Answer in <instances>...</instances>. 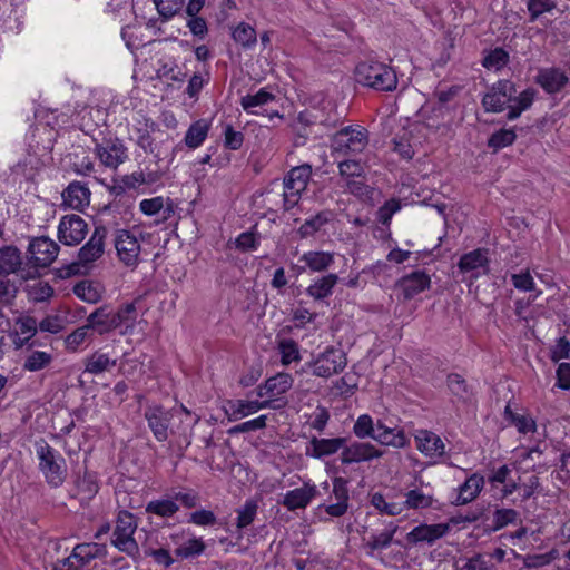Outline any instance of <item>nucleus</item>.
<instances>
[{
	"label": "nucleus",
	"mask_w": 570,
	"mask_h": 570,
	"mask_svg": "<svg viewBox=\"0 0 570 570\" xmlns=\"http://www.w3.org/2000/svg\"><path fill=\"white\" fill-rule=\"evenodd\" d=\"M95 155L102 166L110 169H117L128 157L127 148L119 139L97 144Z\"/></svg>",
	"instance_id": "nucleus-16"
},
{
	"label": "nucleus",
	"mask_w": 570,
	"mask_h": 570,
	"mask_svg": "<svg viewBox=\"0 0 570 570\" xmlns=\"http://www.w3.org/2000/svg\"><path fill=\"white\" fill-rule=\"evenodd\" d=\"M184 2L185 0H154L158 13L164 19H170L177 14L181 10Z\"/></svg>",
	"instance_id": "nucleus-56"
},
{
	"label": "nucleus",
	"mask_w": 570,
	"mask_h": 570,
	"mask_svg": "<svg viewBox=\"0 0 570 570\" xmlns=\"http://www.w3.org/2000/svg\"><path fill=\"white\" fill-rule=\"evenodd\" d=\"M157 125L141 116L139 119L136 120V124L134 125V132L136 135V142L137 145L142 148L146 153H153L154 148V139L151 135L156 131Z\"/></svg>",
	"instance_id": "nucleus-32"
},
{
	"label": "nucleus",
	"mask_w": 570,
	"mask_h": 570,
	"mask_svg": "<svg viewBox=\"0 0 570 570\" xmlns=\"http://www.w3.org/2000/svg\"><path fill=\"white\" fill-rule=\"evenodd\" d=\"M208 125L204 120L194 122L185 135V142L190 148L199 147L206 139Z\"/></svg>",
	"instance_id": "nucleus-49"
},
{
	"label": "nucleus",
	"mask_w": 570,
	"mask_h": 570,
	"mask_svg": "<svg viewBox=\"0 0 570 570\" xmlns=\"http://www.w3.org/2000/svg\"><path fill=\"white\" fill-rule=\"evenodd\" d=\"M90 190L79 181H72L62 191L63 205L76 210H82L90 203Z\"/></svg>",
	"instance_id": "nucleus-30"
},
{
	"label": "nucleus",
	"mask_w": 570,
	"mask_h": 570,
	"mask_svg": "<svg viewBox=\"0 0 570 570\" xmlns=\"http://www.w3.org/2000/svg\"><path fill=\"white\" fill-rule=\"evenodd\" d=\"M273 100H275V96L266 88H262L254 95L244 96L240 100V105L245 111L257 114L255 110L256 107L264 106Z\"/></svg>",
	"instance_id": "nucleus-43"
},
{
	"label": "nucleus",
	"mask_w": 570,
	"mask_h": 570,
	"mask_svg": "<svg viewBox=\"0 0 570 570\" xmlns=\"http://www.w3.org/2000/svg\"><path fill=\"white\" fill-rule=\"evenodd\" d=\"M511 283L520 292H535L534 295L531 296L532 302L535 301L542 292L537 291L534 279L530 274L529 269L521 271L520 273H513L510 276Z\"/></svg>",
	"instance_id": "nucleus-44"
},
{
	"label": "nucleus",
	"mask_w": 570,
	"mask_h": 570,
	"mask_svg": "<svg viewBox=\"0 0 570 570\" xmlns=\"http://www.w3.org/2000/svg\"><path fill=\"white\" fill-rule=\"evenodd\" d=\"M354 77L357 83L380 91H393L397 87L395 71L380 61L360 62L355 67Z\"/></svg>",
	"instance_id": "nucleus-1"
},
{
	"label": "nucleus",
	"mask_w": 570,
	"mask_h": 570,
	"mask_svg": "<svg viewBox=\"0 0 570 570\" xmlns=\"http://www.w3.org/2000/svg\"><path fill=\"white\" fill-rule=\"evenodd\" d=\"M21 252L16 246H3L0 248V276L7 277L10 274H18L22 279L36 277V272L21 269Z\"/></svg>",
	"instance_id": "nucleus-20"
},
{
	"label": "nucleus",
	"mask_w": 570,
	"mask_h": 570,
	"mask_svg": "<svg viewBox=\"0 0 570 570\" xmlns=\"http://www.w3.org/2000/svg\"><path fill=\"white\" fill-rule=\"evenodd\" d=\"M18 294V287L11 279L0 276V327L4 323L3 306L11 305Z\"/></svg>",
	"instance_id": "nucleus-45"
},
{
	"label": "nucleus",
	"mask_w": 570,
	"mask_h": 570,
	"mask_svg": "<svg viewBox=\"0 0 570 570\" xmlns=\"http://www.w3.org/2000/svg\"><path fill=\"white\" fill-rule=\"evenodd\" d=\"M115 247L124 264L135 266L138 263L140 242L131 232L126 229L118 230L115 238Z\"/></svg>",
	"instance_id": "nucleus-17"
},
{
	"label": "nucleus",
	"mask_w": 570,
	"mask_h": 570,
	"mask_svg": "<svg viewBox=\"0 0 570 570\" xmlns=\"http://www.w3.org/2000/svg\"><path fill=\"white\" fill-rule=\"evenodd\" d=\"M165 206V198L157 196L154 198L142 199L139 204L140 210L147 215L153 216L158 214Z\"/></svg>",
	"instance_id": "nucleus-63"
},
{
	"label": "nucleus",
	"mask_w": 570,
	"mask_h": 570,
	"mask_svg": "<svg viewBox=\"0 0 570 570\" xmlns=\"http://www.w3.org/2000/svg\"><path fill=\"white\" fill-rule=\"evenodd\" d=\"M450 529L449 523L420 524L406 534V540L412 544H432L436 540L443 538Z\"/></svg>",
	"instance_id": "nucleus-23"
},
{
	"label": "nucleus",
	"mask_w": 570,
	"mask_h": 570,
	"mask_svg": "<svg viewBox=\"0 0 570 570\" xmlns=\"http://www.w3.org/2000/svg\"><path fill=\"white\" fill-rule=\"evenodd\" d=\"M301 261L312 272H324L334 263V254L322 250H309L301 257Z\"/></svg>",
	"instance_id": "nucleus-36"
},
{
	"label": "nucleus",
	"mask_w": 570,
	"mask_h": 570,
	"mask_svg": "<svg viewBox=\"0 0 570 570\" xmlns=\"http://www.w3.org/2000/svg\"><path fill=\"white\" fill-rule=\"evenodd\" d=\"M38 332V322L30 315H20L9 330L8 336L16 351L23 350L29 345H38L35 336Z\"/></svg>",
	"instance_id": "nucleus-8"
},
{
	"label": "nucleus",
	"mask_w": 570,
	"mask_h": 570,
	"mask_svg": "<svg viewBox=\"0 0 570 570\" xmlns=\"http://www.w3.org/2000/svg\"><path fill=\"white\" fill-rule=\"evenodd\" d=\"M396 531L397 525L391 524V528L384 530L383 532L371 535L370 539L364 543L367 556L375 557L376 551L387 548L392 543Z\"/></svg>",
	"instance_id": "nucleus-39"
},
{
	"label": "nucleus",
	"mask_w": 570,
	"mask_h": 570,
	"mask_svg": "<svg viewBox=\"0 0 570 570\" xmlns=\"http://www.w3.org/2000/svg\"><path fill=\"white\" fill-rule=\"evenodd\" d=\"M107 228L105 226H96L89 240L79 249L78 261L76 263L77 272L81 268L87 269L94 262L100 258L105 252V240L107 237Z\"/></svg>",
	"instance_id": "nucleus-10"
},
{
	"label": "nucleus",
	"mask_w": 570,
	"mask_h": 570,
	"mask_svg": "<svg viewBox=\"0 0 570 570\" xmlns=\"http://www.w3.org/2000/svg\"><path fill=\"white\" fill-rule=\"evenodd\" d=\"M383 454L382 450L370 442L346 441L341 451L340 461L343 465H350L380 459Z\"/></svg>",
	"instance_id": "nucleus-9"
},
{
	"label": "nucleus",
	"mask_w": 570,
	"mask_h": 570,
	"mask_svg": "<svg viewBox=\"0 0 570 570\" xmlns=\"http://www.w3.org/2000/svg\"><path fill=\"white\" fill-rule=\"evenodd\" d=\"M107 548L105 544L96 542L78 543L73 547L71 553L61 560H58L52 570H82L95 559L105 558Z\"/></svg>",
	"instance_id": "nucleus-4"
},
{
	"label": "nucleus",
	"mask_w": 570,
	"mask_h": 570,
	"mask_svg": "<svg viewBox=\"0 0 570 570\" xmlns=\"http://www.w3.org/2000/svg\"><path fill=\"white\" fill-rule=\"evenodd\" d=\"M73 294L86 303L96 304L101 299L104 288L98 283L81 281L73 286Z\"/></svg>",
	"instance_id": "nucleus-37"
},
{
	"label": "nucleus",
	"mask_w": 570,
	"mask_h": 570,
	"mask_svg": "<svg viewBox=\"0 0 570 570\" xmlns=\"http://www.w3.org/2000/svg\"><path fill=\"white\" fill-rule=\"evenodd\" d=\"M368 145V131L362 126H347L338 130L332 138L333 154L353 156L364 151Z\"/></svg>",
	"instance_id": "nucleus-3"
},
{
	"label": "nucleus",
	"mask_w": 570,
	"mask_h": 570,
	"mask_svg": "<svg viewBox=\"0 0 570 570\" xmlns=\"http://www.w3.org/2000/svg\"><path fill=\"white\" fill-rule=\"evenodd\" d=\"M298 120L307 126L321 125L325 128L335 127L340 121V115L331 101H324L321 109L313 108L301 112Z\"/></svg>",
	"instance_id": "nucleus-19"
},
{
	"label": "nucleus",
	"mask_w": 570,
	"mask_h": 570,
	"mask_svg": "<svg viewBox=\"0 0 570 570\" xmlns=\"http://www.w3.org/2000/svg\"><path fill=\"white\" fill-rule=\"evenodd\" d=\"M88 233V225L76 214L61 217L58 226V238L67 246L79 245Z\"/></svg>",
	"instance_id": "nucleus-11"
},
{
	"label": "nucleus",
	"mask_w": 570,
	"mask_h": 570,
	"mask_svg": "<svg viewBox=\"0 0 570 570\" xmlns=\"http://www.w3.org/2000/svg\"><path fill=\"white\" fill-rule=\"evenodd\" d=\"M312 167L308 164L292 168L283 180V207L289 210L295 207L311 180Z\"/></svg>",
	"instance_id": "nucleus-5"
},
{
	"label": "nucleus",
	"mask_w": 570,
	"mask_h": 570,
	"mask_svg": "<svg viewBox=\"0 0 570 570\" xmlns=\"http://www.w3.org/2000/svg\"><path fill=\"white\" fill-rule=\"evenodd\" d=\"M333 217L334 215L331 210H322L307 218L297 229V234L301 238L312 237L328 224Z\"/></svg>",
	"instance_id": "nucleus-34"
},
{
	"label": "nucleus",
	"mask_w": 570,
	"mask_h": 570,
	"mask_svg": "<svg viewBox=\"0 0 570 570\" xmlns=\"http://www.w3.org/2000/svg\"><path fill=\"white\" fill-rule=\"evenodd\" d=\"M435 502L434 498L430 494H425L422 490L414 489L405 493V501L403 502L404 509H428L433 507Z\"/></svg>",
	"instance_id": "nucleus-46"
},
{
	"label": "nucleus",
	"mask_w": 570,
	"mask_h": 570,
	"mask_svg": "<svg viewBox=\"0 0 570 570\" xmlns=\"http://www.w3.org/2000/svg\"><path fill=\"white\" fill-rule=\"evenodd\" d=\"M35 446L39 461L38 469L42 473L46 482L51 488L61 487L68 475L65 458L45 440L37 441Z\"/></svg>",
	"instance_id": "nucleus-2"
},
{
	"label": "nucleus",
	"mask_w": 570,
	"mask_h": 570,
	"mask_svg": "<svg viewBox=\"0 0 570 570\" xmlns=\"http://www.w3.org/2000/svg\"><path fill=\"white\" fill-rule=\"evenodd\" d=\"M232 37L235 42L239 43L245 49L253 48L257 42L256 30L246 22L238 23L233 29Z\"/></svg>",
	"instance_id": "nucleus-42"
},
{
	"label": "nucleus",
	"mask_w": 570,
	"mask_h": 570,
	"mask_svg": "<svg viewBox=\"0 0 570 570\" xmlns=\"http://www.w3.org/2000/svg\"><path fill=\"white\" fill-rule=\"evenodd\" d=\"M90 335L91 333L86 325L76 328L63 340L66 351L70 353L78 352L82 344L90 337Z\"/></svg>",
	"instance_id": "nucleus-50"
},
{
	"label": "nucleus",
	"mask_w": 570,
	"mask_h": 570,
	"mask_svg": "<svg viewBox=\"0 0 570 570\" xmlns=\"http://www.w3.org/2000/svg\"><path fill=\"white\" fill-rule=\"evenodd\" d=\"M448 387L459 399L465 400L469 396L468 385L461 375L452 373L448 376Z\"/></svg>",
	"instance_id": "nucleus-62"
},
{
	"label": "nucleus",
	"mask_w": 570,
	"mask_h": 570,
	"mask_svg": "<svg viewBox=\"0 0 570 570\" xmlns=\"http://www.w3.org/2000/svg\"><path fill=\"white\" fill-rule=\"evenodd\" d=\"M488 250L478 248L461 256L458 268L461 273H471L472 278H478L489 271Z\"/></svg>",
	"instance_id": "nucleus-22"
},
{
	"label": "nucleus",
	"mask_w": 570,
	"mask_h": 570,
	"mask_svg": "<svg viewBox=\"0 0 570 570\" xmlns=\"http://www.w3.org/2000/svg\"><path fill=\"white\" fill-rule=\"evenodd\" d=\"M149 429L158 442H165L169 436V423L173 412L161 406H151L144 414Z\"/></svg>",
	"instance_id": "nucleus-21"
},
{
	"label": "nucleus",
	"mask_w": 570,
	"mask_h": 570,
	"mask_svg": "<svg viewBox=\"0 0 570 570\" xmlns=\"http://www.w3.org/2000/svg\"><path fill=\"white\" fill-rule=\"evenodd\" d=\"M353 433L361 440L366 438L373 439L375 434L373 419L368 414L360 415L353 425Z\"/></svg>",
	"instance_id": "nucleus-54"
},
{
	"label": "nucleus",
	"mask_w": 570,
	"mask_h": 570,
	"mask_svg": "<svg viewBox=\"0 0 570 570\" xmlns=\"http://www.w3.org/2000/svg\"><path fill=\"white\" fill-rule=\"evenodd\" d=\"M535 80L547 94H557L568 83L569 78L558 68H543L539 70Z\"/></svg>",
	"instance_id": "nucleus-28"
},
{
	"label": "nucleus",
	"mask_w": 570,
	"mask_h": 570,
	"mask_svg": "<svg viewBox=\"0 0 570 570\" xmlns=\"http://www.w3.org/2000/svg\"><path fill=\"white\" fill-rule=\"evenodd\" d=\"M509 60V55L501 48L492 50L483 60V66L488 69H501Z\"/></svg>",
	"instance_id": "nucleus-60"
},
{
	"label": "nucleus",
	"mask_w": 570,
	"mask_h": 570,
	"mask_svg": "<svg viewBox=\"0 0 570 570\" xmlns=\"http://www.w3.org/2000/svg\"><path fill=\"white\" fill-rule=\"evenodd\" d=\"M484 487V478L478 473L470 475L458 489L454 504L464 505L478 498Z\"/></svg>",
	"instance_id": "nucleus-31"
},
{
	"label": "nucleus",
	"mask_w": 570,
	"mask_h": 570,
	"mask_svg": "<svg viewBox=\"0 0 570 570\" xmlns=\"http://www.w3.org/2000/svg\"><path fill=\"white\" fill-rule=\"evenodd\" d=\"M537 90L528 88L520 92L519 96H513L512 105H509L508 119H517L523 111L528 110L534 101Z\"/></svg>",
	"instance_id": "nucleus-38"
},
{
	"label": "nucleus",
	"mask_w": 570,
	"mask_h": 570,
	"mask_svg": "<svg viewBox=\"0 0 570 570\" xmlns=\"http://www.w3.org/2000/svg\"><path fill=\"white\" fill-rule=\"evenodd\" d=\"M116 365V360L101 351H96L85 360V372L98 375L110 371Z\"/></svg>",
	"instance_id": "nucleus-35"
},
{
	"label": "nucleus",
	"mask_w": 570,
	"mask_h": 570,
	"mask_svg": "<svg viewBox=\"0 0 570 570\" xmlns=\"http://www.w3.org/2000/svg\"><path fill=\"white\" fill-rule=\"evenodd\" d=\"M371 502L383 514L395 517L404 511L403 502H387L381 493H374Z\"/></svg>",
	"instance_id": "nucleus-52"
},
{
	"label": "nucleus",
	"mask_w": 570,
	"mask_h": 570,
	"mask_svg": "<svg viewBox=\"0 0 570 570\" xmlns=\"http://www.w3.org/2000/svg\"><path fill=\"white\" fill-rule=\"evenodd\" d=\"M346 438L318 439L313 436L308 442L305 454L314 459L330 456L343 449Z\"/></svg>",
	"instance_id": "nucleus-26"
},
{
	"label": "nucleus",
	"mask_w": 570,
	"mask_h": 570,
	"mask_svg": "<svg viewBox=\"0 0 570 570\" xmlns=\"http://www.w3.org/2000/svg\"><path fill=\"white\" fill-rule=\"evenodd\" d=\"M318 494L317 488L311 482H305L303 487L286 492L282 504L288 511L305 509L312 500Z\"/></svg>",
	"instance_id": "nucleus-25"
},
{
	"label": "nucleus",
	"mask_w": 570,
	"mask_h": 570,
	"mask_svg": "<svg viewBox=\"0 0 570 570\" xmlns=\"http://www.w3.org/2000/svg\"><path fill=\"white\" fill-rule=\"evenodd\" d=\"M519 519V512L514 509H497L493 512V530L498 531L509 524H513Z\"/></svg>",
	"instance_id": "nucleus-53"
},
{
	"label": "nucleus",
	"mask_w": 570,
	"mask_h": 570,
	"mask_svg": "<svg viewBox=\"0 0 570 570\" xmlns=\"http://www.w3.org/2000/svg\"><path fill=\"white\" fill-rule=\"evenodd\" d=\"M205 550V544L200 539H191L175 550L176 554L181 558L199 556Z\"/></svg>",
	"instance_id": "nucleus-61"
},
{
	"label": "nucleus",
	"mask_w": 570,
	"mask_h": 570,
	"mask_svg": "<svg viewBox=\"0 0 570 570\" xmlns=\"http://www.w3.org/2000/svg\"><path fill=\"white\" fill-rule=\"evenodd\" d=\"M338 282L336 274H327L315 279L307 288L306 293L316 301L324 299L333 294V288Z\"/></svg>",
	"instance_id": "nucleus-33"
},
{
	"label": "nucleus",
	"mask_w": 570,
	"mask_h": 570,
	"mask_svg": "<svg viewBox=\"0 0 570 570\" xmlns=\"http://www.w3.org/2000/svg\"><path fill=\"white\" fill-rule=\"evenodd\" d=\"M517 89L513 82L509 80H500L494 83L490 91L482 98V105L485 111L500 112L505 105L512 102Z\"/></svg>",
	"instance_id": "nucleus-12"
},
{
	"label": "nucleus",
	"mask_w": 570,
	"mask_h": 570,
	"mask_svg": "<svg viewBox=\"0 0 570 570\" xmlns=\"http://www.w3.org/2000/svg\"><path fill=\"white\" fill-rule=\"evenodd\" d=\"M278 351L281 353V361L283 365H288L292 362L301 360L298 344L292 338H282L278 341Z\"/></svg>",
	"instance_id": "nucleus-51"
},
{
	"label": "nucleus",
	"mask_w": 570,
	"mask_h": 570,
	"mask_svg": "<svg viewBox=\"0 0 570 570\" xmlns=\"http://www.w3.org/2000/svg\"><path fill=\"white\" fill-rule=\"evenodd\" d=\"M505 415L507 417L511 419L512 423L515 425L520 433L525 434L528 432L534 431L535 429V422L531 417L513 414L509 405L505 407Z\"/></svg>",
	"instance_id": "nucleus-59"
},
{
	"label": "nucleus",
	"mask_w": 570,
	"mask_h": 570,
	"mask_svg": "<svg viewBox=\"0 0 570 570\" xmlns=\"http://www.w3.org/2000/svg\"><path fill=\"white\" fill-rule=\"evenodd\" d=\"M281 405L274 404V400L248 401V400H228L225 405V413L229 421H237L263 409H279Z\"/></svg>",
	"instance_id": "nucleus-15"
},
{
	"label": "nucleus",
	"mask_w": 570,
	"mask_h": 570,
	"mask_svg": "<svg viewBox=\"0 0 570 570\" xmlns=\"http://www.w3.org/2000/svg\"><path fill=\"white\" fill-rule=\"evenodd\" d=\"M551 361L558 363L562 358L570 357V342L566 337L557 340L554 346L551 348Z\"/></svg>",
	"instance_id": "nucleus-64"
},
{
	"label": "nucleus",
	"mask_w": 570,
	"mask_h": 570,
	"mask_svg": "<svg viewBox=\"0 0 570 570\" xmlns=\"http://www.w3.org/2000/svg\"><path fill=\"white\" fill-rule=\"evenodd\" d=\"M530 21H535L541 14L551 12L556 8L554 0H528Z\"/></svg>",
	"instance_id": "nucleus-57"
},
{
	"label": "nucleus",
	"mask_w": 570,
	"mask_h": 570,
	"mask_svg": "<svg viewBox=\"0 0 570 570\" xmlns=\"http://www.w3.org/2000/svg\"><path fill=\"white\" fill-rule=\"evenodd\" d=\"M414 442L417 451L434 462L441 461L445 455V443L436 433L430 430H416Z\"/></svg>",
	"instance_id": "nucleus-14"
},
{
	"label": "nucleus",
	"mask_w": 570,
	"mask_h": 570,
	"mask_svg": "<svg viewBox=\"0 0 570 570\" xmlns=\"http://www.w3.org/2000/svg\"><path fill=\"white\" fill-rule=\"evenodd\" d=\"M28 253L35 266L48 267L57 258L59 245L47 236L36 237L30 240Z\"/></svg>",
	"instance_id": "nucleus-13"
},
{
	"label": "nucleus",
	"mask_w": 570,
	"mask_h": 570,
	"mask_svg": "<svg viewBox=\"0 0 570 570\" xmlns=\"http://www.w3.org/2000/svg\"><path fill=\"white\" fill-rule=\"evenodd\" d=\"M258 511V502L254 499L246 500L244 505L237 510L236 528L238 531L250 525Z\"/></svg>",
	"instance_id": "nucleus-47"
},
{
	"label": "nucleus",
	"mask_w": 570,
	"mask_h": 570,
	"mask_svg": "<svg viewBox=\"0 0 570 570\" xmlns=\"http://www.w3.org/2000/svg\"><path fill=\"white\" fill-rule=\"evenodd\" d=\"M340 175L345 179L360 178L364 173V168L360 161L343 160L338 164Z\"/></svg>",
	"instance_id": "nucleus-58"
},
{
	"label": "nucleus",
	"mask_w": 570,
	"mask_h": 570,
	"mask_svg": "<svg viewBox=\"0 0 570 570\" xmlns=\"http://www.w3.org/2000/svg\"><path fill=\"white\" fill-rule=\"evenodd\" d=\"M395 286L401 291L403 298L409 301L430 288L431 276L425 271L416 269L402 276Z\"/></svg>",
	"instance_id": "nucleus-18"
},
{
	"label": "nucleus",
	"mask_w": 570,
	"mask_h": 570,
	"mask_svg": "<svg viewBox=\"0 0 570 570\" xmlns=\"http://www.w3.org/2000/svg\"><path fill=\"white\" fill-rule=\"evenodd\" d=\"M114 316L117 328L125 326V330L121 331V334L131 332L137 320V309L135 304H125L117 312H114Z\"/></svg>",
	"instance_id": "nucleus-41"
},
{
	"label": "nucleus",
	"mask_w": 570,
	"mask_h": 570,
	"mask_svg": "<svg viewBox=\"0 0 570 570\" xmlns=\"http://www.w3.org/2000/svg\"><path fill=\"white\" fill-rule=\"evenodd\" d=\"M137 523L132 513L128 511H120L117 517L116 527L112 534L111 543L121 552L130 557H136L139 553V547L134 539Z\"/></svg>",
	"instance_id": "nucleus-6"
},
{
	"label": "nucleus",
	"mask_w": 570,
	"mask_h": 570,
	"mask_svg": "<svg viewBox=\"0 0 570 570\" xmlns=\"http://www.w3.org/2000/svg\"><path fill=\"white\" fill-rule=\"evenodd\" d=\"M294 379L288 373H278L275 376L269 377L264 384L258 385L257 395L259 397H268L267 400L277 401L278 396L286 393L292 389Z\"/></svg>",
	"instance_id": "nucleus-24"
},
{
	"label": "nucleus",
	"mask_w": 570,
	"mask_h": 570,
	"mask_svg": "<svg viewBox=\"0 0 570 570\" xmlns=\"http://www.w3.org/2000/svg\"><path fill=\"white\" fill-rule=\"evenodd\" d=\"M373 440L382 445L403 449L409 444V439L403 430L384 428L380 433H375Z\"/></svg>",
	"instance_id": "nucleus-40"
},
{
	"label": "nucleus",
	"mask_w": 570,
	"mask_h": 570,
	"mask_svg": "<svg viewBox=\"0 0 570 570\" xmlns=\"http://www.w3.org/2000/svg\"><path fill=\"white\" fill-rule=\"evenodd\" d=\"M179 510L178 504L169 499L154 500L146 505V512L161 518H170Z\"/></svg>",
	"instance_id": "nucleus-48"
},
{
	"label": "nucleus",
	"mask_w": 570,
	"mask_h": 570,
	"mask_svg": "<svg viewBox=\"0 0 570 570\" xmlns=\"http://www.w3.org/2000/svg\"><path fill=\"white\" fill-rule=\"evenodd\" d=\"M37 345L24 347L22 368L26 372H39L49 367L53 361L51 351L37 350Z\"/></svg>",
	"instance_id": "nucleus-29"
},
{
	"label": "nucleus",
	"mask_w": 570,
	"mask_h": 570,
	"mask_svg": "<svg viewBox=\"0 0 570 570\" xmlns=\"http://www.w3.org/2000/svg\"><path fill=\"white\" fill-rule=\"evenodd\" d=\"M517 135L512 129H500L492 134L489 138L488 145L494 149L508 147L514 142Z\"/></svg>",
	"instance_id": "nucleus-55"
},
{
	"label": "nucleus",
	"mask_w": 570,
	"mask_h": 570,
	"mask_svg": "<svg viewBox=\"0 0 570 570\" xmlns=\"http://www.w3.org/2000/svg\"><path fill=\"white\" fill-rule=\"evenodd\" d=\"M346 365L347 358L345 353L334 347H327L309 364L313 375L323 379L341 373Z\"/></svg>",
	"instance_id": "nucleus-7"
},
{
	"label": "nucleus",
	"mask_w": 570,
	"mask_h": 570,
	"mask_svg": "<svg viewBox=\"0 0 570 570\" xmlns=\"http://www.w3.org/2000/svg\"><path fill=\"white\" fill-rule=\"evenodd\" d=\"M85 325L91 334L96 332L99 335L107 334L117 328L114 312L107 306H101L90 313Z\"/></svg>",
	"instance_id": "nucleus-27"
}]
</instances>
